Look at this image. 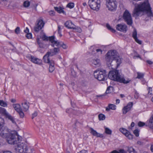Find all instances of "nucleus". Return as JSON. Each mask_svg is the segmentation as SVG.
<instances>
[{"label": "nucleus", "instance_id": "f257e3e1", "mask_svg": "<svg viewBox=\"0 0 153 153\" xmlns=\"http://www.w3.org/2000/svg\"><path fill=\"white\" fill-rule=\"evenodd\" d=\"M145 12L148 17L153 16L151 8L148 0L145 1L143 3L138 5L137 7L134 9L133 12L134 15L137 16H140L141 12Z\"/></svg>", "mask_w": 153, "mask_h": 153}, {"label": "nucleus", "instance_id": "f03ea898", "mask_svg": "<svg viewBox=\"0 0 153 153\" xmlns=\"http://www.w3.org/2000/svg\"><path fill=\"white\" fill-rule=\"evenodd\" d=\"M0 135L4 138H6L7 141L9 144L15 142L16 134L10 133L7 127L1 126L0 124Z\"/></svg>", "mask_w": 153, "mask_h": 153}, {"label": "nucleus", "instance_id": "7ed1b4c3", "mask_svg": "<svg viewBox=\"0 0 153 153\" xmlns=\"http://www.w3.org/2000/svg\"><path fill=\"white\" fill-rule=\"evenodd\" d=\"M108 77L109 79L124 84H127L129 82L130 80H126L124 75H120L118 70L110 71L108 74Z\"/></svg>", "mask_w": 153, "mask_h": 153}, {"label": "nucleus", "instance_id": "20e7f679", "mask_svg": "<svg viewBox=\"0 0 153 153\" xmlns=\"http://www.w3.org/2000/svg\"><path fill=\"white\" fill-rule=\"evenodd\" d=\"M94 76L99 81H104L107 78V74L105 70L95 71Z\"/></svg>", "mask_w": 153, "mask_h": 153}, {"label": "nucleus", "instance_id": "39448f33", "mask_svg": "<svg viewBox=\"0 0 153 153\" xmlns=\"http://www.w3.org/2000/svg\"><path fill=\"white\" fill-rule=\"evenodd\" d=\"M118 56L116 50L111 51L107 53L105 57L106 60L107 62L111 64L114 59Z\"/></svg>", "mask_w": 153, "mask_h": 153}, {"label": "nucleus", "instance_id": "423d86ee", "mask_svg": "<svg viewBox=\"0 0 153 153\" xmlns=\"http://www.w3.org/2000/svg\"><path fill=\"white\" fill-rule=\"evenodd\" d=\"M88 4L91 8L94 10H99L100 7V0H89Z\"/></svg>", "mask_w": 153, "mask_h": 153}, {"label": "nucleus", "instance_id": "0eeeda50", "mask_svg": "<svg viewBox=\"0 0 153 153\" xmlns=\"http://www.w3.org/2000/svg\"><path fill=\"white\" fill-rule=\"evenodd\" d=\"M106 6L108 10L111 11L116 10L117 3L115 0H106Z\"/></svg>", "mask_w": 153, "mask_h": 153}, {"label": "nucleus", "instance_id": "6e6552de", "mask_svg": "<svg viewBox=\"0 0 153 153\" xmlns=\"http://www.w3.org/2000/svg\"><path fill=\"white\" fill-rule=\"evenodd\" d=\"M123 19L127 24L129 26L132 25L133 21L130 13L127 10L124 12L123 16Z\"/></svg>", "mask_w": 153, "mask_h": 153}, {"label": "nucleus", "instance_id": "1a4fd4ad", "mask_svg": "<svg viewBox=\"0 0 153 153\" xmlns=\"http://www.w3.org/2000/svg\"><path fill=\"white\" fill-rule=\"evenodd\" d=\"M0 113L2 114L6 118L10 120L13 123H16L14 117L7 112L4 108L0 107Z\"/></svg>", "mask_w": 153, "mask_h": 153}, {"label": "nucleus", "instance_id": "9d476101", "mask_svg": "<svg viewBox=\"0 0 153 153\" xmlns=\"http://www.w3.org/2000/svg\"><path fill=\"white\" fill-rule=\"evenodd\" d=\"M37 24L34 27V31L36 32H38L39 30L43 27L45 23L41 19H38L37 21Z\"/></svg>", "mask_w": 153, "mask_h": 153}, {"label": "nucleus", "instance_id": "9b49d317", "mask_svg": "<svg viewBox=\"0 0 153 153\" xmlns=\"http://www.w3.org/2000/svg\"><path fill=\"white\" fill-rule=\"evenodd\" d=\"M111 153H137V152L133 148L130 147H128L126 152L123 149H121L119 151L114 150L112 151Z\"/></svg>", "mask_w": 153, "mask_h": 153}, {"label": "nucleus", "instance_id": "f8f14e48", "mask_svg": "<svg viewBox=\"0 0 153 153\" xmlns=\"http://www.w3.org/2000/svg\"><path fill=\"white\" fill-rule=\"evenodd\" d=\"M45 63H48L49 65V71L50 72L52 73L55 69L54 62L53 61L47 59L44 62Z\"/></svg>", "mask_w": 153, "mask_h": 153}, {"label": "nucleus", "instance_id": "ddd939ff", "mask_svg": "<svg viewBox=\"0 0 153 153\" xmlns=\"http://www.w3.org/2000/svg\"><path fill=\"white\" fill-rule=\"evenodd\" d=\"M120 131L129 139L131 140L133 138V135L131 134L130 132L126 129L123 128H120Z\"/></svg>", "mask_w": 153, "mask_h": 153}, {"label": "nucleus", "instance_id": "4468645a", "mask_svg": "<svg viewBox=\"0 0 153 153\" xmlns=\"http://www.w3.org/2000/svg\"><path fill=\"white\" fill-rule=\"evenodd\" d=\"M117 29L121 32H126L127 30V26L121 24H117L116 26Z\"/></svg>", "mask_w": 153, "mask_h": 153}, {"label": "nucleus", "instance_id": "2eb2a0df", "mask_svg": "<svg viewBox=\"0 0 153 153\" xmlns=\"http://www.w3.org/2000/svg\"><path fill=\"white\" fill-rule=\"evenodd\" d=\"M133 103L130 102L128 103L126 106L124 107L122 109L123 113V114H126L131 109L133 105Z\"/></svg>", "mask_w": 153, "mask_h": 153}, {"label": "nucleus", "instance_id": "dca6fc26", "mask_svg": "<svg viewBox=\"0 0 153 153\" xmlns=\"http://www.w3.org/2000/svg\"><path fill=\"white\" fill-rule=\"evenodd\" d=\"M21 105L24 111H27L28 110L30 106V103L29 102L26 100H24Z\"/></svg>", "mask_w": 153, "mask_h": 153}, {"label": "nucleus", "instance_id": "f3484780", "mask_svg": "<svg viewBox=\"0 0 153 153\" xmlns=\"http://www.w3.org/2000/svg\"><path fill=\"white\" fill-rule=\"evenodd\" d=\"M64 25L65 27L68 29H76L75 25L70 21H66L64 24Z\"/></svg>", "mask_w": 153, "mask_h": 153}, {"label": "nucleus", "instance_id": "a211bd4d", "mask_svg": "<svg viewBox=\"0 0 153 153\" xmlns=\"http://www.w3.org/2000/svg\"><path fill=\"white\" fill-rule=\"evenodd\" d=\"M55 55V53H53V51H52V50H51L50 52H47L46 54L44 56L43 58V60L45 62V61L47 59H50L49 58V56H53Z\"/></svg>", "mask_w": 153, "mask_h": 153}, {"label": "nucleus", "instance_id": "6ab92c4d", "mask_svg": "<svg viewBox=\"0 0 153 153\" xmlns=\"http://www.w3.org/2000/svg\"><path fill=\"white\" fill-rule=\"evenodd\" d=\"M90 130L91 131V133L94 136L101 138H102L103 137V134H100L97 132L95 130H94L92 128H90Z\"/></svg>", "mask_w": 153, "mask_h": 153}, {"label": "nucleus", "instance_id": "aec40b11", "mask_svg": "<svg viewBox=\"0 0 153 153\" xmlns=\"http://www.w3.org/2000/svg\"><path fill=\"white\" fill-rule=\"evenodd\" d=\"M90 49L92 52H93L96 51L97 53L100 54H101L103 51L100 48H97L94 46H91Z\"/></svg>", "mask_w": 153, "mask_h": 153}, {"label": "nucleus", "instance_id": "412c9836", "mask_svg": "<svg viewBox=\"0 0 153 153\" xmlns=\"http://www.w3.org/2000/svg\"><path fill=\"white\" fill-rule=\"evenodd\" d=\"M30 59L32 62L37 64H40L42 62L41 60L33 56H30Z\"/></svg>", "mask_w": 153, "mask_h": 153}, {"label": "nucleus", "instance_id": "4be33fe9", "mask_svg": "<svg viewBox=\"0 0 153 153\" xmlns=\"http://www.w3.org/2000/svg\"><path fill=\"white\" fill-rule=\"evenodd\" d=\"M14 109L18 112L22 110L21 105L19 104H14L13 105Z\"/></svg>", "mask_w": 153, "mask_h": 153}, {"label": "nucleus", "instance_id": "5701e85b", "mask_svg": "<svg viewBox=\"0 0 153 153\" xmlns=\"http://www.w3.org/2000/svg\"><path fill=\"white\" fill-rule=\"evenodd\" d=\"M114 60L116 61L117 67H118L122 62V59L119 56H118L116 58L114 59Z\"/></svg>", "mask_w": 153, "mask_h": 153}, {"label": "nucleus", "instance_id": "b1692460", "mask_svg": "<svg viewBox=\"0 0 153 153\" xmlns=\"http://www.w3.org/2000/svg\"><path fill=\"white\" fill-rule=\"evenodd\" d=\"M36 42L39 47L41 48H44V44L42 40H40L39 38H37L36 39Z\"/></svg>", "mask_w": 153, "mask_h": 153}, {"label": "nucleus", "instance_id": "393cba45", "mask_svg": "<svg viewBox=\"0 0 153 153\" xmlns=\"http://www.w3.org/2000/svg\"><path fill=\"white\" fill-rule=\"evenodd\" d=\"M148 126L150 128L153 129V114L149 120Z\"/></svg>", "mask_w": 153, "mask_h": 153}, {"label": "nucleus", "instance_id": "a878e982", "mask_svg": "<svg viewBox=\"0 0 153 153\" xmlns=\"http://www.w3.org/2000/svg\"><path fill=\"white\" fill-rule=\"evenodd\" d=\"M92 63L95 65L96 67H99L100 65V60L99 59H93Z\"/></svg>", "mask_w": 153, "mask_h": 153}, {"label": "nucleus", "instance_id": "bb28decb", "mask_svg": "<svg viewBox=\"0 0 153 153\" xmlns=\"http://www.w3.org/2000/svg\"><path fill=\"white\" fill-rule=\"evenodd\" d=\"M17 133L16 132V133H14V134H16L15 138V142H14V143H13L12 144H13L15 145V146H14L15 149V146H16V144H17L18 143H20V142H19V143H17L16 142V140H15L16 139V137H17L19 141L20 140H21V138H22V137H21L19 136V135H17Z\"/></svg>", "mask_w": 153, "mask_h": 153}, {"label": "nucleus", "instance_id": "cd10ccee", "mask_svg": "<svg viewBox=\"0 0 153 153\" xmlns=\"http://www.w3.org/2000/svg\"><path fill=\"white\" fill-rule=\"evenodd\" d=\"M54 9L59 13H64V11L63 10V9L61 7H55Z\"/></svg>", "mask_w": 153, "mask_h": 153}, {"label": "nucleus", "instance_id": "c85d7f7f", "mask_svg": "<svg viewBox=\"0 0 153 153\" xmlns=\"http://www.w3.org/2000/svg\"><path fill=\"white\" fill-rule=\"evenodd\" d=\"M55 37L54 36H52L48 37V40L51 42V45L53 47H54V44H53V42L55 41Z\"/></svg>", "mask_w": 153, "mask_h": 153}, {"label": "nucleus", "instance_id": "c756f323", "mask_svg": "<svg viewBox=\"0 0 153 153\" xmlns=\"http://www.w3.org/2000/svg\"><path fill=\"white\" fill-rule=\"evenodd\" d=\"M114 88L112 86H109L107 89L106 91V94H109L112 92L113 91Z\"/></svg>", "mask_w": 153, "mask_h": 153}, {"label": "nucleus", "instance_id": "7c9ffc66", "mask_svg": "<svg viewBox=\"0 0 153 153\" xmlns=\"http://www.w3.org/2000/svg\"><path fill=\"white\" fill-rule=\"evenodd\" d=\"M137 76L136 77L137 78L141 79L143 78L144 76V74L143 73L140 72H137Z\"/></svg>", "mask_w": 153, "mask_h": 153}, {"label": "nucleus", "instance_id": "2f4dec72", "mask_svg": "<svg viewBox=\"0 0 153 153\" xmlns=\"http://www.w3.org/2000/svg\"><path fill=\"white\" fill-rule=\"evenodd\" d=\"M106 27L108 30H110L112 33H114L116 32V30L112 28L109 24H106Z\"/></svg>", "mask_w": 153, "mask_h": 153}, {"label": "nucleus", "instance_id": "473e14b6", "mask_svg": "<svg viewBox=\"0 0 153 153\" xmlns=\"http://www.w3.org/2000/svg\"><path fill=\"white\" fill-rule=\"evenodd\" d=\"M98 118L100 120H104L105 119V116L102 114H101L99 115Z\"/></svg>", "mask_w": 153, "mask_h": 153}, {"label": "nucleus", "instance_id": "72a5a7b5", "mask_svg": "<svg viewBox=\"0 0 153 153\" xmlns=\"http://www.w3.org/2000/svg\"><path fill=\"white\" fill-rule=\"evenodd\" d=\"M7 103L3 100H0V105L3 107H6L7 106Z\"/></svg>", "mask_w": 153, "mask_h": 153}, {"label": "nucleus", "instance_id": "f704fd0d", "mask_svg": "<svg viewBox=\"0 0 153 153\" xmlns=\"http://www.w3.org/2000/svg\"><path fill=\"white\" fill-rule=\"evenodd\" d=\"M108 107L110 108L111 109L115 110L116 109V105L112 104H109Z\"/></svg>", "mask_w": 153, "mask_h": 153}, {"label": "nucleus", "instance_id": "c9c22d12", "mask_svg": "<svg viewBox=\"0 0 153 153\" xmlns=\"http://www.w3.org/2000/svg\"><path fill=\"white\" fill-rule=\"evenodd\" d=\"M105 132L107 134H111L112 133V131L108 128H105Z\"/></svg>", "mask_w": 153, "mask_h": 153}, {"label": "nucleus", "instance_id": "e433bc0d", "mask_svg": "<svg viewBox=\"0 0 153 153\" xmlns=\"http://www.w3.org/2000/svg\"><path fill=\"white\" fill-rule=\"evenodd\" d=\"M74 6V3H68L67 5V7L70 8V9H71L73 8Z\"/></svg>", "mask_w": 153, "mask_h": 153}, {"label": "nucleus", "instance_id": "4c0bfd02", "mask_svg": "<svg viewBox=\"0 0 153 153\" xmlns=\"http://www.w3.org/2000/svg\"><path fill=\"white\" fill-rule=\"evenodd\" d=\"M40 38L43 41H48V37L45 34L42 36H41Z\"/></svg>", "mask_w": 153, "mask_h": 153}, {"label": "nucleus", "instance_id": "58836bf2", "mask_svg": "<svg viewBox=\"0 0 153 153\" xmlns=\"http://www.w3.org/2000/svg\"><path fill=\"white\" fill-rule=\"evenodd\" d=\"M18 113L19 114L20 118H23L24 117L25 115L24 113L23 112L22 109L20 110V111L18 112Z\"/></svg>", "mask_w": 153, "mask_h": 153}, {"label": "nucleus", "instance_id": "ea45409f", "mask_svg": "<svg viewBox=\"0 0 153 153\" xmlns=\"http://www.w3.org/2000/svg\"><path fill=\"white\" fill-rule=\"evenodd\" d=\"M134 98L136 99H137L139 96V94L135 89H134Z\"/></svg>", "mask_w": 153, "mask_h": 153}, {"label": "nucleus", "instance_id": "a19ab883", "mask_svg": "<svg viewBox=\"0 0 153 153\" xmlns=\"http://www.w3.org/2000/svg\"><path fill=\"white\" fill-rule=\"evenodd\" d=\"M61 42H59L57 41H55L53 42V44H54V46L55 45L56 46L60 47V44H61Z\"/></svg>", "mask_w": 153, "mask_h": 153}, {"label": "nucleus", "instance_id": "79ce46f5", "mask_svg": "<svg viewBox=\"0 0 153 153\" xmlns=\"http://www.w3.org/2000/svg\"><path fill=\"white\" fill-rule=\"evenodd\" d=\"M52 51H53V53H55V54L56 55L59 51V50L58 48H55L53 50H52Z\"/></svg>", "mask_w": 153, "mask_h": 153}, {"label": "nucleus", "instance_id": "37998d69", "mask_svg": "<svg viewBox=\"0 0 153 153\" xmlns=\"http://www.w3.org/2000/svg\"><path fill=\"white\" fill-rule=\"evenodd\" d=\"M132 36L134 39L137 38V32L136 30H134L133 32Z\"/></svg>", "mask_w": 153, "mask_h": 153}, {"label": "nucleus", "instance_id": "c03bdc74", "mask_svg": "<svg viewBox=\"0 0 153 153\" xmlns=\"http://www.w3.org/2000/svg\"><path fill=\"white\" fill-rule=\"evenodd\" d=\"M30 3L29 1H25L24 3V6L25 7H27L29 6Z\"/></svg>", "mask_w": 153, "mask_h": 153}, {"label": "nucleus", "instance_id": "a18cd8bd", "mask_svg": "<svg viewBox=\"0 0 153 153\" xmlns=\"http://www.w3.org/2000/svg\"><path fill=\"white\" fill-rule=\"evenodd\" d=\"M145 125V123H144V122H142L141 121L139 122L138 123V126L140 127H143Z\"/></svg>", "mask_w": 153, "mask_h": 153}, {"label": "nucleus", "instance_id": "49530a36", "mask_svg": "<svg viewBox=\"0 0 153 153\" xmlns=\"http://www.w3.org/2000/svg\"><path fill=\"white\" fill-rule=\"evenodd\" d=\"M134 133L136 137H138L139 136V131L137 129H135L134 131Z\"/></svg>", "mask_w": 153, "mask_h": 153}, {"label": "nucleus", "instance_id": "de8ad7c7", "mask_svg": "<svg viewBox=\"0 0 153 153\" xmlns=\"http://www.w3.org/2000/svg\"><path fill=\"white\" fill-rule=\"evenodd\" d=\"M15 32L16 34H18L20 33V28L19 27H17L15 30Z\"/></svg>", "mask_w": 153, "mask_h": 153}, {"label": "nucleus", "instance_id": "09e8293b", "mask_svg": "<svg viewBox=\"0 0 153 153\" xmlns=\"http://www.w3.org/2000/svg\"><path fill=\"white\" fill-rule=\"evenodd\" d=\"M60 47H62L64 49H66L67 48V45L62 42H61Z\"/></svg>", "mask_w": 153, "mask_h": 153}, {"label": "nucleus", "instance_id": "8fccbe9b", "mask_svg": "<svg viewBox=\"0 0 153 153\" xmlns=\"http://www.w3.org/2000/svg\"><path fill=\"white\" fill-rule=\"evenodd\" d=\"M26 37L28 39H31L32 37V35L31 33H28L26 35Z\"/></svg>", "mask_w": 153, "mask_h": 153}, {"label": "nucleus", "instance_id": "3c124183", "mask_svg": "<svg viewBox=\"0 0 153 153\" xmlns=\"http://www.w3.org/2000/svg\"><path fill=\"white\" fill-rule=\"evenodd\" d=\"M148 94L151 95L152 94V88L149 87L148 88Z\"/></svg>", "mask_w": 153, "mask_h": 153}, {"label": "nucleus", "instance_id": "603ef678", "mask_svg": "<svg viewBox=\"0 0 153 153\" xmlns=\"http://www.w3.org/2000/svg\"><path fill=\"white\" fill-rule=\"evenodd\" d=\"M134 39H135V41L137 43H138L139 44H141V43H142L141 41H140V40H139L137 39V37Z\"/></svg>", "mask_w": 153, "mask_h": 153}, {"label": "nucleus", "instance_id": "864d4df0", "mask_svg": "<svg viewBox=\"0 0 153 153\" xmlns=\"http://www.w3.org/2000/svg\"><path fill=\"white\" fill-rule=\"evenodd\" d=\"M37 115V113L36 112H35L32 114V119H33L34 117H36Z\"/></svg>", "mask_w": 153, "mask_h": 153}, {"label": "nucleus", "instance_id": "5fc2aeb1", "mask_svg": "<svg viewBox=\"0 0 153 153\" xmlns=\"http://www.w3.org/2000/svg\"><path fill=\"white\" fill-rule=\"evenodd\" d=\"M49 13V15L51 16H53L54 15V12L52 10L50 11Z\"/></svg>", "mask_w": 153, "mask_h": 153}, {"label": "nucleus", "instance_id": "6e6d98bb", "mask_svg": "<svg viewBox=\"0 0 153 153\" xmlns=\"http://www.w3.org/2000/svg\"><path fill=\"white\" fill-rule=\"evenodd\" d=\"M78 153H87V151L85 150H82Z\"/></svg>", "mask_w": 153, "mask_h": 153}, {"label": "nucleus", "instance_id": "4d7b16f0", "mask_svg": "<svg viewBox=\"0 0 153 153\" xmlns=\"http://www.w3.org/2000/svg\"><path fill=\"white\" fill-rule=\"evenodd\" d=\"M29 30L28 28L27 27H26V29L24 30V32L25 33H29Z\"/></svg>", "mask_w": 153, "mask_h": 153}, {"label": "nucleus", "instance_id": "13d9d810", "mask_svg": "<svg viewBox=\"0 0 153 153\" xmlns=\"http://www.w3.org/2000/svg\"><path fill=\"white\" fill-rule=\"evenodd\" d=\"M72 110V109L71 108L70 109H66V112L67 113H69Z\"/></svg>", "mask_w": 153, "mask_h": 153}, {"label": "nucleus", "instance_id": "bf43d9fd", "mask_svg": "<svg viewBox=\"0 0 153 153\" xmlns=\"http://www.w3.org/2000/svg\"><path fill=\"white\" fill-rule=\"evenodd\" d=\"M0 153H12L9 151H3L0 152Z\"/></svg>", "mask_w": 153, "mask_h": 153}, {"label": "nucleus", "instance_id": "052dcab7", "mask_svg": "<svg viewBox=\"0 0 153 153\" xmlns=\"http://www.w3.org/2000/svg\"><path fill=\"white\" fill-rule=\"evenodd\" d=\"M140 80L141 81L142 84H144L145 83L146 81L143 78L140 79Z\"/></svg>", "mask_w": 153, "mask_h": 153}, {"label": "nucleus", "instance_id": "680f3d73", "mask_svg": "<svg viewBox=\"0 0 153 153\" xmlns=\"http://www.w3.org/2000/svg\"><path fill=\"white\" fill-rule=\"evenodd\" d=\"M137 143L139 145H142L143 144V143L140 141H138L137 142Z\"/></svg>", "mask_w": 153, "mask_h": 153}, {"label": "nucleus", "instance_id": "e2e57ef3", "mask_svg": "<svg viewBox=\"0 0 153 153\" xmlns=\"http://www.w3.org/2000/svg\"><path fill=\"white\" fill-rule=\"evenodd\" d=\"M10 101L12 103H15L16 102V100L15 99H12L10 100Z\"/></svg>", "mask_w": 153, "mask_h": 153}, {"label": "nucleus", "instance_id": "0e129e2a", "mask_svg": "<svg viewBox=\"0 0 153 153\" xmlns=\"http://www.w3.org/2000/svg\"><path fill=\"white\" fill-rule=\"evenodd\" d=\"M146 62L148 64L150 65H151L153 63L150 60H147Z\"/></svg>", "mask_w": 153, "mask_h": 153}, {"label": "nucleus", "instance_id": "69168bd1", "mask_svg": "<svg viewBox=\"0 0 153 153\" xmlns=\"http://www.w3.org/2000/svg\"><path fill=\"white\" fill-rule=\"evenodd\" d=\"M150 149L152 152H153V143L151 146Z\"/></svg>", "mask_w": 153, "mask_h": 153}, {"label": "nucleus", "instance_id": "338daca9", "mask_svg": "<svg viewBox=\"0 0 153 153\" xmlns=\"http://www.w3.org/2000/svg\"><path fill=\"white\" fill-rule=\"evenodd\" d=\"M134 126V123L133 122H132L131 124V127H133Z\"/></svg>", "mask_w": 153, "mask_h": 153}, {"label": "nucleus", "instance_id": "774afa93", "mask_svg": "<svg viewBox=\"0 0 153 153\" xmlns=\"http://www.w3.org/2000/svg\"><path fill=\"white\" fill-rule=\"evenodd\" d=\"M120 102V100L119 99H117L116 100V104H119Z\"/></svg>", "mask_w": 153, "mask_h": 153}]
</instances>
